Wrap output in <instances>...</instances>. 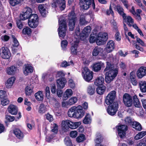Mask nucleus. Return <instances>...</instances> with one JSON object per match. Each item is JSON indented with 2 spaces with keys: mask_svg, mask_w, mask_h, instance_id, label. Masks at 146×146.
Masks as SVG:
<instances>
[{
  "mask_svg": "<svg viewBox=\"0 0 146 146\" xmlns=\"http://www.w3.org/2000/svg\"><path fill=\"white\" fill-rule=\"evenodd\" d=\"M91 30V28L90 26H87L86 27L82 32L81 36L86 38L89 35Z\"/></svg>",
  "mask_w": 146,
  "mask_h": 146,
  "instance_id": "obj_27",
  "label": "nucleus"
},
{
  "mask_svg": "<svg viewBox=\"0 0 146 146\" xmlns=\"http://www.w3.org/2000/svg\"><path fill=\"white\" fill-rule=\"evenodd\" d=\"M104 66V63L101 62H100L93 64L92 66L94 71L95 72H97L100 70L101 68Z\"/></svg>",
  "mask_w": 146,
  "mask_h": 146,
  "instance_id": "obj_24",
  "label": "nucleus"
},
{
  "mask_svg": "<svg viewBox=\"0 0 146 146\" xmlns=\"http://www.w3.org/2000/svg\"><path fill=\"white\" fill-rule=\"evenodd\" d=\"M69 104L68 101H66L63 100L62 102V106L63 107H68L70 106Z\"/></svg>",
  "mask_w": 146,
  "mask_h": 146,
  "instance_id": "obj_60",
  "label": "nucleus"
},
{
  "mask_svg": "<svg viewBox=\"0 0 146 146\" xmlns=\"http://www.w3.org/2000/svg\"><path fill=\"white\" fill-rule=\"evenodd\" d=\"M92 121V119L90 115L88 114L85 116L83 120V123L85 124L90 123Z\"/></svg>",
  "mask_w": 146,
  "mask_h": 146,
  "instance_id": "obj_41",
  "label": "nucleus"
},
{
  "mask_svg": "<svg viewBox=\"0 0 146 146\" xmlns=\"http://www.w3.org/2000/svg\"><path fill=\"white\" fill-rule=\"evenodd\" d=\"M21 0H9V3L11 5L13 6H14L20 3Z\"/></svg>",
  "mask_w": 146,
  "mask_h": 146,
  "instance_id": "obj_54",
  "label": "nucleus"
},
{
  "mask_svg": "<svg viewBox=\"0 0 146 146\" xmlns=\"http://www.w3.org/2000/svg\"><path fill=\"white\" fill-rule=\"evenodd\" d=\"M137 146H146V144L144 142V140L143 139H142L138 141Z\"/></svg>",
  "mask_w": 146,
  "mask_h": 146,
  "instance_id": "obj_64",
  "label": "nucleus"
},
{
  "mask_svg": "<svg viewBox=\"0 0 146 146\" xmlns=\"http://www.w3.org/2000/svg\"><path fill=\"white\" fill-rule=\"evenodd\" d=\"M139 85L141 91L143 92H146V82L144 81H141L139 82Z\"/></svg>",
  "mask_w": 146,
  "mask_h": 146,
  "instance_id": "obj_37",
  "label": "nucleus"
},
{
  "mask_svg": "<svg viewBox=\"0 0 146 146\" xmlns=\"http://www.w3.org/2000/svg\"><path fill=\"white\" fill-rule=\"evenodd\" d=\"M92 55L94 56L99 55L101 56L102 58L104 59L106 56V53L104 52L102 48L97 46L93 49L92 52Z\"/></svg>",
  "mask_w": 146,
  "mask_h": 146,
  "instance_id": "obj_9",
  "label": "nucleus"
},
{
  "mask_svg": "<svg viewBox=\"0 0 146 146\" xmlns=\"http://www.w3.org/2000/svg\"><path fill=\"white\" fill-rule=\"evenodd\" d=\"M68 44V42L66 40H63L61 42V46L64 49H65Z\"/></svg>",
  "mask_w": 146,
  "mask_h": 146,
  "instance_id": "obj_61",
  "label": "nucleus"
},
{
  "mask_svg": "<svg viewBox=\"0 0 146 146\" xmlns=\"http://www.w3.org/2000/svg\"><path fill=\"white\" fill-rule=\"evenodd\" d=\"M52 6L53 7H57L61 11H62L66 7L65 1L64 0H53Z\"/></svg>",
  "mask_w": 146,
  "mask_h": 146,
  "instance_id": "obj_10",
  "label": "nucleus"
},
{
  "mask_svg": "<svg viewBox=\"0 0 146 146\" xmlns=\"http://www.w3.org/2000/svg\"><path fill=\"white\" fill-rule=\"evenodd\" d=\"M68 25L70 31H73L75 26V23L77 20L76 15L73 11H71L68 15Z\"/></svg>",
  "mask_w": 146,
  "mask_h": 146,
  "instance_id": "obj_8",
  "label": "nucleus"
},
{
  "mask_svg": "<svg viewBox=\"0 0 146 146\" xmlns=\"http://www.w3.org/2000/svg\"><path fill=\"white\" fill-rule=\"evenodd\" d=\"M87 93L90 95H92L94 94L95 92V89L94 86H89L87 89Z\"/></svg>",
  "mask_w": 146,
  "mask_h": 146,
  "instance_id": "obj_42",
  "label": "nucleus"
},
{
  "mask_svg": "<svg viewBox=\"0 0 146 146\" xmlns=\"http://www.w3.org/2000/svg\"><path fill=\"white\" fill-rule=\"evenodd\" d=\"M136 40L137 42L142 46H145V44L143 41L139 38L137 37Z\"/></svg>",
  "mask_w": 146,
  "mask_h": 146,
  "instance_id": "obj_63",
  "label": "nucleus"
},
{
  "mask_svg": "<svg viewBox=\"0 0 146 146\" xmlns=\"http://www.w3.org/2000/svg\"><path fill=\"white\" fill-rule=\"evenodd\" d=\"M59 25L58 35L60 38H63L66 35L67 27L66 20L62 16L59 19Z\"/></svg>",
  "mask_w": 146,
  "mask_h": 146,
  "instance_id": "obj_3",
  "label": "nucleus"
},
{
  "mask_svg": "<svg viewBox=\"0 0 146 146\" xmlns=\"http://www.w3.org/2000/svg\"><path fill=\"white\" fill-rule=\"evenodd\" d=\"M131 125L133 127L137 130L140 131L142 129V127L139 123L134 121L132 123Z\"/></svg>",
  "mask_w": 146,
  "mask_h": 146,
  "instance_id": "obj_38",
  "label": "nucleus"
},
{
  "mask_svg": "<svg viewBox=\"0 0 146 146\" xmlns=\"http://www.w3.org/2000/svg\"><path fill=\"white\" fill-rule=\"evenodd\" d=\"M9 102V100L7 98H3L1 101V104L3 106H5L8 104Z\"/></svg>",
  "mask_w": 146,
  "mask_h": 146,
  "instance_id": "obj_57",
  "label": "nucleus"
},
{
  "mask_svg": "<svg viewBox=\"0 0 146 146\" xmlns=\"http://www.w3.org/2000/svg\"><path fill=\"white\" fill-rule=\"evenodd\" d=\"M91 4V0H80V7L85 10L88 9Z\"/></svg>",
  "mask_w": 146,
  "mask_h": 146,
  "instance_id": "obj_18",
  "label": "nucleus"
},
{
  "mask_svg": "<svg viewBox=\"0 0 146 146\" xmlns=\"http://www.w3.org/2000/svg\"><path fill=\"white\" fill-rule=\"evenodd\" d=\"M32 10L29 7L26 8V11L21 14L20 16V19L22 20H25L29 18L32 14Z\"/></svg>",
  "mask_w": 146,
  "mask_h": 146,
  "instance_id": "obj_15",
  "label": "nucleus"
},
{
  "mask_svg": "<svg viewBox=\"0 0 146 146\" xmlns=\"http://www.w3.org/2000/svg\"><path fill=\"white\" fill-rule=\"evenodd\" d=\"M93 73V72L87 67L83 68L82 70V76L84 79L87 82H89L92 79Z\"/></svg>",
  "mask_w": 146,
  "mask_h": 146,
  "instance_id": "obj_6",
  "label": "nucleus"
},
{
  "mask_svg": "<svg viewBox=\"0 0 146 146\" xmlns=\"http://www.w3.org/2000/svg\"><path fill=\"white\" fill-rule=\"evenodd\" d=\"M7 109L9 112L13 115H16L18 112L17 107L13 104L10 105L8 106Z\"/></svg>",
  "mask_w": 146,
  "mask_h": 146,
  "instance_id": "obj_23",
  "label": "nucleus"
},
{
  "mask_svg": "<svg viewBox=\"0 0 146 146\" xmlns=\"http://www.w3.org/2000/svg\"><path fill=\"white\" fill-rule=\"evenodd\" d=\"M69 104L70 106L75 104L77 101V99L76 97H72L70 98L68 100Z\"/></svg>",
  "mask_w": 146,
  "mask_h": 146,
  "instance_id": "obj_49",
  "label": "nucleus"
},
{
  "mask_svg": "<svg viewBox=\"0 0 146 146\" xmlns=\"http://www.w3.org/2000/svg\"><path fill=\"white\" fill-rule=\"evenodd\" d=\"M31 32V29L28 27H26L24 28L22 31V33L24 34L29 35Z\"/></svg>",
  "mask_w": 146,
  "mask_h": 146,
  "instance_id": "obj_47",
  "label": "nucleus"
},
{
  "mask_svg": "<svg viewBox=\"0 0 146 146\" xmlns=\"http://www.w3.org/2000/svg\"><path fill=\"white\" fill-rule=\"evenodd\" d=\"M127 127L125 125H119L116 127L118 135L121 138H124L126 137Z\"/></svg>",
  "mask_w": 146,
  "mask_h": 146,
  "instance_id": "obj_5",
  "label": "nucleus"
},
{
  "mask_svg": "<svg viewBox=\"0 0 146 146\" xmlns=\"http://www.w3.org/2000/svg\"><path fill=\"white\" fill-rule=\"evenodd\" d=\"M114 42L113 40H110L107 43L106 47L104 48V51L106 54L110 53L114 49Z\"/></svg>",
  "mask_w": 146,
  "mask_h": 146,
  "instance_id": "obj_17",
  "label": "nucleus"
},
{
  "mask_svg": "<svg viewBox=\"0 0 146 146\" xmlns=\"http://www.w3.org/2000/svg\"><path fill=\"white\" fill-rule=\"evenodd\" d=\"M116 93L115 91L113 90L108 95L105 99V103L107 105L110 106L113 104L115 97Z\"/></svg>",
  "mask_w": 146,
  "mask_h": 146,
  "instance_id": "obj_11",
  "label": "nucleus"
},
{
  "mask_svg": "<svg viewBox=\"0 0 146 146\" xmlns=\"http://www.w3.org/2000/svg\"><path fill=\"white\" fill-rule=\"evenodd\" d=\"M38 9L41 14L44 17H45L47 13L43 5H40L38 6Z\"/></svg>",
  "mask_w": 146,
  "mask_h": 146,
  "instance_id": "obj_35",
  "label": "nucleus"
},
{
  "mask_svg": "<svg viewBox=\"0 0 146 146\" xmlns=\"http://www.w3.org/2000/svg\"><path fill=\"white\" fill-rule=\"evenodd\" d=\"M78 43V42L77 40L74 41L72 43L70 50L71 53L72 54L76 55L77 54L78 52L77 49Z\"/></svg>",
  "mask_w": 146,
  "mask_h": 146,
  "instance_id": "obj_22",
  "label": "nucleus"
},
{
  "mask_svg": "<svg viewBox=\"0 0 146 146\" xmlns=\"http://www.w3.org/2000/svg\"><path fill=\"white\" fill-rule=\"evenodd\" d=\"M133 104L135 107L140 108L141 107V104L136 96H134L133 97Z\"/></svg>",
  "mask_w": 146,
  "mask_h": 146,
  "instance_id": "obj_39",
  "label": "nucleus"
},
{
  "mask_svg": "<svg viewBox=\"0 0 146 146\" xmlns=\"http://www.w3.org/2000/svg\"><path fill=\"white\" fill-rule=\"evenodd\" d=\"M66 83V79L64 78H59L57 80V86L58 88H63Z\"/></svg>",
  "mask_w": 146,
  "mask_h": 146,
  "instance_id": "obj_26",
  "label": "nucleus"
},
{
  "mask_svg": "<svg viewBox=\"0 0 146 146\" xmlns=\"http://www.w3.org/2000/svg\"><path fill=\"white\" fill-rule=\"evenodd\" d=\"M73 64V62L72 61H70L69 63H67L66 61H64L62 62L60 66L61 67H66L70 65H72Z\"/></svg>",
  "mask_w": 146,
  "mask_h": 146,
  "instance_id": "obj_51",
  "label": "nucleus"
},
{
  "mask_svg": "<svg viewBox=\"0 0 146 146\" xmlns=\"http://www.w3.org/2000/svg\"><path fill=\"white\" fill-rule=\"evenodd\" d=\"M5 118L7 121L9 122H12L15 119L14 117L9 115H6Z\"/></svg>",
  "mask_w": 146,
  "mask_h": 146,
  "instance_id": "obj_59",
  "label": "nucleus"
},
{
  "mask_svg": "<svg viewBox=\"0 0 146 146\" xmlns=\"http://www.w3.org/2000/svg\"><path fill=\"white\" fill-rule=\"evenodd\" d=\"M86 23V21L85 20V16L83 15H81L80 18V24L81 25H83L85 24Z\"/></svg>",
  "mask_w": 146,
  "mask_h": 146,
  "instance_id": "obj_56",
  "label": "nucleus"
},
{
  "mask_svg": "<svg viewBox=\"0 0 146 146\" xmlns=\"http://www.w3.org/2000/svg\"><path fill=\"white\" fill-rule=\"evenodd\" d=\"M35 96L37 100L42 101L43 100V92L41 91H39L35 93Z\"/></svg>",
  "mask_w": 146,
  "mask_h": 146,
  "instance_id": "obj_31",
  "label": "nucleus"
},
{
  "mask_svg": "<svg viewBox=\"0 0 146 146\" xmlns=\"http://www.w3.org/2000/svg\"><path fill=\"white\" fill-rule=\"evenodd\" d=\"M35 83L33 79H29L27 82V86H29L32 88H34L35 85Z\"/></svg>",
  "mask_w": 146,
  "mask_h": 146,
  "instance_id": "obj_53",
  "label": "nucleus"
},
{
  "mask_svg": "<svg viewBox=\"0 0 146 146\" xmlns=\"http://www.w3.org/2000/svg\"><path fill=\"white\" fill-rule=\"evenodd\" d=\"M33 67L29 65H26L23 70V73L25 76H27L29 73H32L33 71Z\"/></svg>",
  "mask_w": 146,
  "mask_h": 146,
  "instance_id": "obj_29",
  "label": "nucleus"
},
{
  "mask_svg": "<svg viewBox=\"0 0 146 146\" xmlns=\"http://www.w3.org/2000/svg\"><path fill=\"white\" fill-rule=\"evenodd\" d=\"M123 100L124 104L127 107H130L132 105L131 97L127 94H125L123 96Z\"/></svg>",
  "mask_w": 146,
  "mask_h": 146,
  "instance_id": "obj_16",
  "label": "nucleus"
},
{
  "mask_svg": "<svg viewBox=\"0 0 146 146\" xmlns=\"http://www.w3.org/2000/svg\"><path fill=\"white\" fill-rule=\"evenodd\" d=\"M98 86L96 89L97 93L100 95L103 94L106 90V88L105 86L104 85H102Z\"/></svg>",
  "mask_w": 146,
  "mask_h": 146,
  "instance_id": "obj_34",
  "label": "nucleus"
},
{
  "mask_svg": "<svg viewBox=\"0 0 146 146\" xmlns=\"http://www.w3.org/2000/svg\"><path fill=\"white\" fill-rule=\"evenodd\" d=\"M81 124L80 122H73L69 120H63L61 122V126L63 129L69 128L75 129L78 127Z\"/></svg>",
  "mask_w": 146,
  "mask_h": 146,
  "instance_id": "obj_4",
  "label": "nucleus"
},
{
  "mask_svg": "<svg viewBox=\"0 0 146 146\" xmlns=\"http://www.w3.org/2000/svg\"><path fill=\"white\" fill-rule=\"evenodd\" d=\"M103 137L100 134H98L97 136V137L95 140L96 144H99L102 141Z\"/></svg>",
  "mask_w": 146,
  "mask_h": 146,
  "instance_id": "obj_46",
  "label": "nucleus"
},
{
  "mask_svg": "<svg viewBox=\"0 0 146 146\" xmlns=\"http://www.w3.org/2000/svg\"><path fill=\"white\" fill-rule=\"evenodd\" d=\"M73 94V91L71 89H67L63 94V97L65 99H67L71 96Z\"/></svg>",
  "mask_w": 146,
  "mask_h": 146,
  "instance_id": "obj_33",
  "label": "nucleus"
},
{
  "mask_svg": "<svg viewBox=\"0 0 146 146\" xmlns=\"http://www.w3.org/2000/svg\"><path fill=\"white\" fill-rule=\"evenodd\" d=\"M117 10L119 14L123 17L124 14H125L124 13L123 9V8L120 6L118 5L116 6Z\"/></svg>",
  "mask_w": 146,
  "mask_h": 146,
  "instance_id": "obj_50",
  "label": "nucleus"
},
{
  "mask_svg": "<svg viewBox=\"0 0 146 146\" xmlns=\"http://www.w3.org/2000/svg\"><path fill=\"white\" fill-rule=\"evenodd\" d=\"M18 70V69L14 66L7 68L6 70L7 73L9 75H13L17 72Z\"/></svg>",
  "mask_w": 146,
  "mask_h": 146,
  "instance_id": "obj_21",
  "label": "nucleus"
},
{
  "mask_svg": "<svg viewBox=\"0 0 146 146\" xmlns=\"http://www.w3.org/2000/svg\"><path fill=\"white\" fill-rule=\"evenodd\" d=\"M85 139V135L83 134H80L76 138V141L78 142H81L84 141Z\"/></svg>",
  "mask_w": 146,
  "mask_h": 146,
  "instance_id": "obj_48",
  "label": "nucleus"
},
{
  "mask_svg": "<svg viewBox=\"0 0 146 146\" xmlns=\"http://www.w3.org/2000/svg\"><path fill=\"white\" fill-rule=\"evenodd\" d=\"M51 127L52 132L54 134H56L58 131V126L55 123L51 124Z\"/></svg>",
  "mask_w": 146,
  "mask_h": 146,
  "instance_id": "obj_44",
  "label": "nucleus"
},
{
  "mask_svg": "<svg viewBox=\"0 0 146 146\" xmlns=\"http://www.w3.org/2000/svg\"><path fill=\"white\" fill-rule=\"evenodd\" d=\"M12 37L13 39V46H14L15 47H17L19 45V43L18 41L15 38L14 35H12Z\"/></svg>",
  "mask_w": 146,
  "mask_h": 146,
  "instance_id": "obj_55",
  "label": "nucleus"
},
{
  "mask_svg": "<svg viewBox=\"0 0 146 146\" xmlns=\"http://www.w3.org/2000/svg\"><path fill=\"white\" fill-rule=\"evenodd\" d=\"M17 25L19 29H21L23 28V25L20 20H18L17 21Z\"/></svg>",
  "mask_w": 146,
  "mask_h": 146,
  "instance_id": "obj_62",
  "label": "nucleus"
},
{
  "mask_svg": "<svg viewBox=\"0 0 146 146\" xmlns=\"http://www.w3.org/2000/svg\"><path fill=\"white\" fill-rule=\"evenodd\" d=\"M104 71L106 72L105 81L106 83H109L117 76L118 72V68L117 66H112L108 61L107 62V66Z\"/></svg>",
  "mask_w": 146,
  "mask_h": 146,
  "instance_id": "obj_1",
  "label": "nucleus"
},
{
  "mask_svg": "<svg viewBox=\"0 0 146 146\" xmlns=\"http://www.w3.org/2000/svg\"><path fill=\"white\" fill-rule=\"evenodd\" d=\"M65 144L67 146H72V144L70 139L68 137H66L65 139Z\"/></svg>",
  "mask_w": 146,
  "mask_h": 146,
  "instance_id": "obj_58",
  "label": "nucleus"
},
{
  "mask_svg": "<svg viewBox=\"0 0 146 146\" xmlns=\"http://www.w3.org/2000/svg\"><path fill=\"white\" fill-rule=\"evenodd\" d=\"M76 107V106L72 107L68 110V115L69 117L74 118Z\"/></svg>",
  "mask_w": 146,
  "mask_h": 146,
  "instance_id": "obj_32",
  "label": "nucleus"
},
{
  "mask_svg": "<svg viewBox=\"0 0 146 146\" xmlns=\"http://www.w3.org/2000/svg\"><path fill=\"white\" fill-rule=\"evenodd\" d=\"M104 78L103 76H100L96 78L94 82V84L97 86L103 85Z\"/></svg>",
  "mask_w": 146,
  "mask_h": 146,
  "instance_id": "obj_28",
  "label": "nucleus"
},
{
  "mask_svg": "<svg viewBox=\"0 0 146 146\" xmlns=\"http://www.w3.org/2000/svg\"><path fill=\"white\" fill-rule=\"evenodd\" d=\"M15 80V78L13 77L8 78L5 82L6 87L8 89L11 88Z\"/></svg>",
  "mask_w": 146,
  "mask_h": 146,
  "instance_id": "obj_25",
  "label": "nucleus"
},
{
  "mask_svg": "<svg viewBox=\"0 0 146 146\" xmlns=\"http://www.w3.org/2000/svg\"><path fill=\"white\" fill-rule=\"evenodd\" d=\"M85 112L83 110V107L79 105L76 106L74 118L76 119L82 118L84 115Z\"/></svg>",
  "mask_w": 146,
  "mask_h": 146,
  "instance_id": "obj_14",
  "label": "nucleus"
},
{
  "mask_svg": "<svg viewBox=\"0 0 146 146\" xmlns=\"http://www.w3.org/2000/svg\"><path fill=\"white\" fill-rule=\"evenodd\" d=\"M1 57L5 59H9L11 56V53L9 49L7 47H3L0 50Z\"/></svg>",
  "mask_w": 146,
  "mask_h": 146,
  "instance_id": "obj_12",
  "label": "nucleus"
},
{
  "mask_svg": "<svg viewBox=\"0 0 146 146\" xmlns=\"http://www.w3.org/2000/svg\"><path fill=\"white\" fill-rule=\"evenodd\" d=\"M118 108V105L117 103H113V104L109 106L107 109V111L109 114L113 115L116 113Z\"/></svg>",
  "mask_w": 146,
  "mask_h": 146,
  "instance_id": "obj_13",
  "label": "nucleus"
},
{
  "mask_svg": "<svg viewBox=\"0 0 146 146\" xmlns=\"http://www.w3.org/2000/svg\"><path fill=\"white\" fill-rule=\"evenodd\" d=\"M14 133L17 138L22 139L24 137L23 133L19 129H16L14 131Z\"/></svg>",
  "mask_w": 146,
  "mask_h": 146,
  "instance_id": "obj_30",
  "label": "nucleus"
},
{
  "mask_svg": "<svg viewBox=\"0 0 146 146\" xmlns=\"http://www.w3.org/2000/svg\"><path fill=\"white\" fill-rule=\"evenodd\" d=\"M47 110V107L42 104H41L38 108V113L41 114L44 113Z\"/></svg>",
  "mask_w": 146,
  "mask_h": 146,
  "instance_id": "obj_36",
  "label": "nucleus"
},
{
  "mask_svg": "<svg viewBox=\"0 0 146 146\" xmlns=\"http://www.w3.org/2000/svg\"><path fill=\"white\" fill-rule=\"evenodd\" d=\"M34 88H32L29 86H27L25 90V94L27 96L31 95L33 92V90Z\"/></svg>",
  "mask_w": 146,
  "mask_h": 146,
  "instance_id": "obj_43",
  "label": "nucleus"
},
{
  "mask_svg": "<svg viewBox=\"0 0 146 146\" xmlns=\"http://www.w3.org/2000/svg\"><path fill=\"white\" fill-rule=\"evenodd\" d=\"M123 22L127 24L129 27L132 26V25L134 23V20L129 16H126V14H124L122 17Z\"/></svg>",
  "mask_w": 146,
  "mask_h": 146,
  "instance_id": "obj_19",
  "label": "nucleus"
},
{
  "mask_svg": "<svg viewBox=\"0 0 146 146\" xmlns=\"http://www.w3.org/2000/svg\"><path fill=\"white\" fill-rule=\"evenodd\" d=\"M137 76L139 78H141L146 74V67L141 66L138 70L137 72Z\"/></svg>",
  "mask_w": 146,
  "mask_h": 146,
  "instance_id": "obj_20",
  "label": "nucleus"
},
{
  "mask_svg": "<svg viewBox=\"0 0 146 146\" xmlns=\"http://www.w3.org/2000/svg\"><path fill=\"white\" fill-rule=\"evenodd\" d=\"M146 135V131H145L139 132L134 137V139L136 140H139L143 138Z\"/></svg>",
  "mask_w": 146,
  "mask_h": 146,
  "instance_id": "obj_40",
  "label": "nucleus"
},
{
  "mask_svg": "<svg viewBox=\"0 0 146 146\" xmlns=\"http://www.w3.org/2000/svg\"><path fill=\"white\" fill-rule=\"evenodd\" d=\"M108 39V35L106 33L100 32L98 34L96 37L91 34L90 38V42L93 43L96 42L97 45H100L105 44Z\"/></svg>",
  "mask_w": 146,
  "mask_h": 146,
  "instance_id": "obj_2",
  "label": "nucleus"
},
{
  "mask_svg": "<svg viewBox=\"0 0 146 146\" xmlns=\"http://www.w3.org/2000/svg\"><path fill=\"white\" fill-rule=\"evenodd\" d=\"M45 93L46 98L48 99H50V88L48 87L47 86L46 87L45 89Z\"/></svg>",
  "mask_w": 146,
  "mask_h": 146,
  "instance_id": "obj_52",
  "label": "nucleus"
},
{
  "mask_svg": "<svg viewBox=\"0 0 146 146\" xmlns=\"http://www.w3.org/2000/svg\"><path fill=\"white\" fill-rule=\"evenodd\" d=\"M38 24V15L35 14L31 15L28 19V24L29 26L31 28H34L37 26Z\"/></svg>",
  "mask_w": 146,
  "mask_h": 146,
  "instance_id": "obj_7",
  "label": "nucleus"
},
{
  "mask_svg": "<svg viewBox=\"0 0 146 146\" xmlns=\"http://www.w3.org/2000/svg\"><path fill=\"white\" fill-rule=\"evenodd\" d=\"M134 77L133 73V72H131L130 74V78L131 82L133 85L135 86L137 84V83Z\"/></svg>",
  "mask_w": 146,
  "mask_h": 146,
  "instance_id": "obj_45",
  "label": "nucleus"
}]
</instances>
